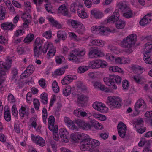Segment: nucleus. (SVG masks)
Masks as SVG:
<instances>
[{
	"instance_id": "obj_55",
	"label": "nucleus",
	"mask_w": 152,
	"mask_h": 152,
	"mask_svg": "<svg viewBox=\"0 0 152 152\" xmlns=\"http://www.w3.org/2000/svg\"><path fill=\"white\" fill-rule=\"evenodd\" d=\"M52 87L53 91L55 93H58L59 91L60 88L58 85V83L56 81H54L52 83Z\"/></svg>"
},
{
	"instance_id": "obj_29",
	"label": "nucleus",
	"mask_w": 152,
	"mask_h": 152,
	"mask_svg": "<svg viewBox=\"0 0 152 152\" xmlns=\"http://www.w3.org/2000/svg\"><path fill=\"white\" fill-rule=\"evenodd\" d=\"M15 26V25H14L12 23L10 22L4 23L1 25V28L4 30H12Z\"/></svg>"
},
{
	"instance_id": "obj_62",
	"label": "nucleus",
	"mask_w": 152,
	"mask_h": 152,
	"mask_svg": "<svg viewBox=\"0 0 152 152\" xmlns=\"http://www.w3.org/2000/svg\"><path fill=\"white\" fill-rule=\"evenodd\" d=\"M30 13L28 12H26V11H25V13L22 15L21 18L23 20H28L31 18V16Z\"/></svg>"
},
{
	"instance_id": "obj_22",
	"label": "nucleus",
	"mask_w": 152,
	"mask_h": 152,
	"mask_svg": "<svg viewBox=\"0 0 152 152\" xmlns=\"http://www.w3.org/2000/svg\"><path fill=\"white\" fill-rule=\"evenodd\" d=\"M19 114L22 118L28 117L30 114L29 107L26 106H22L19 110Z\"/></svg>"
},
{
	"instance_id": "obj_47",
	"label": "nucleus",
	"mask_w": 152,
	"mask_h": 152,
	"mask_svg": "<svg viewBox=\"0 0 152 152\" xmlns=\"http://www.w3.org/2000/svg\"><path fill=\"white\" fill-rule=\"evenodd\" d=\"M34 38V35L33 34H29L24 39V42L25 43H29L31 42Z\"/></svg>"
},
{
	"instance_id": "obj_38",
	"label": "nucleus",
	"mask_w": 152,
	"mask_h": 152,
	"mask_svg": "<svg viewBox=\"0 0 152 152\" xmlns=\"http://www.w3.org/2000/svg\"><path fill=\"white\" fill-rule=\"evenodd\" d=\"M108 48V49L112 52L113 53L115 54H118L121 52L120 49L119 48H116L112 45L110 44L109 45Z\"/></svg>"
},
{
	"instance_id": "obj_3",
	"label": "nucleus",
	"mask_w": 152,
	"mask_h": 152,
	"mask_svg": "<svg viewBox=\"0 0 152 152\" xmlns=\"http://www.w3.org/2000/svg\"><path fill=\"white\" fill-rule=\"evenodd\" d=\"M71 138L74 141H75L77 140H80L79 145L80 150H83L85 149L88 145L87 143L89 142L88 140L90 138L89 136L86 134L81 133L75 132L72 134L70 135Z\"/></svg>"
},
{
	"instance_id": "obj_61",
	"label": "nucleus",
	"mask_w": 152,
	"mask_h": 152,
	"mask_svg": "<svg viewBox=\"0 0 152 152\" xmlns=\"http://www.w3.org/2000/svg\"><path fill=\"white\" fill-rule=\"evenodd\" d=\"M106 58L108 61L115 63V58L114 56L113 55L110 53H108L106 54Z\"/></svg>"
},
{
	"instance_id": "obj_17",
	"label": "nucleus",
	"mask_w": 152,
	"mask_h": 152,
	"mask_svg": "<svg viewBox=\"0 0 152 152\" xmlns=\"http://www.w3.org/2000/svg\"><path fill=\"white\" fill-rule=\"evenodd\" d=\"M77 78V76L73 75H70L65 76L64 78L62 80L61 83L63 85H67L72 82L74 80H75Z\"/></svg>"
},
{
	"instance_id": "obj_30",
	"label": "nucleus",
	"mask_w": 152,
	"mask_h": 152,
	"mask_svg": "<svg viewBox=\"0 0 152 152\" xmlns=\"http://www.w3.org/2000/svg\"><path fill=\"white\" fill-rule=\"evenodd\" d=\"M132 80L138 84H142L146 82V80L140 75L134 76L132 77Z\"/></svg>"
},
{
	"instance_id": "obj_53",
	"label": "nucleus",
	"mask_w": 152,
	"mask_h": 152,
	"mask_svg": "<svg viewBox=\"0 0 152 152\" xmlns=\"http://www.w3.org/2000/svg\"><path fill=\"white\" fill-rule=\"evenodd\" d=\"M6 9L3 6H0V19L3 20L5 17Z\"/></svg>"
},
{
	"instance_id": "obj_23",
	"label": "nucleus",
	"mask_w": 152,
	"mask_h": 152,
	"mask_svg": "<svg viewBox=\"0 0 152 152\" xmlns=\"http://www.w3.org/2000/svg\"><path fill=\"white\" fill-rule=\"evenodd\" d=\"M90 13L96 19H100L104 16L103 12L98 10H93L91 11Z\"/></svg>"
},
{
	"instance_id": "obj_60",
	"label": "nucleus",
	"mask_w": 152,
	"mask_h": 152,
	"mask_svg": "<svg viewBox=\"0 0 152 152\" xmlns=\"http://www.w3.org/2000/svg\"><path fill=\"white\" fill-rule=\"evenodd\" d=\"M7 100L9 103L13 104L16 102L15 98L14 96L11 93L9 94L7 96Z\"/></svg>"
},
{
	"instance_id": "obj_57",
	"label": "nucleus",
	"mask_w": 152,
	"mask_h": 152,
	"mask_svg": "<svg viewBox=\"0 0 152 152\" xmlns=\"http://www.w3.org/2000/svg\"><path fill=\"white\" fill-rule=\"evenodd\" d=\"M129 82L127 80H124L122 82V87L123 89L126 91L128 89L129 87Z\"/></svg>"
},
{
	"instance_id": "obj_64",
	"label": "nucleus",
	"mask_w": 152,
	"mask_h": 152,
	"mask_svg": "<svg viewBox=\"0 0 152 152\" xmlns=\"http://www.w3.org/2000/svg\"><path fill=\"white\" fill-rule=\"evenodd\" d=\"M33 101L35 109L37 110H38L40 106V102L39 100L36 98H34Z\"/></svg>"
},
{
	"instance_id": "obj_44",
	"label": "nucleus",
	"mask_w": 152,
	"mask_h": 152,
	"mask_svg": "<svg viewBox=\"0 0 152 152\" xmlns=\"http://www.w3.org/2000/svg\"><path fill=\"white\" fill-rule=\"evenodd\" d=\"M53 132V138L56 141H58L59 139V137L58 135V129L57 126H56L55 128L53 130H50Z\"/></svg>"
},
{
	"instance_id": "obj_41",
	"label": "nucleus",
	"mask_w": 152,
	"mask_h": 152,
	"mask_svg": "<svg viewBox=\"0 0 152 152\" xmlns=\"http://www.w3.org/2000/svg\"><path fill=\"white\" fill-rule=\"evenodd\" d=\"M113 77L111 75L109 77H104L103 78V81L105 84L108 86H111L114 83V81L113 80Z\"/></svg>"
},
{
	"instance_id": "obj_2",
	"label": "nucleus",
	"mask_w": 152,
	"mask_h": 152,
	"mask_svg": "<svg viewBox=\"0 0 152 152\" xmlns=\"http://www.w3.org/2000/svg\"><path fill=\"white\" fill-rule=\"evenodd\" d=\"M5 61V62L0 61V88L5 79L6 72L10 68L12 63V58L9 56L6 57Z\"/></svg>"
},
{
	"instance_id": "obj_11",
	"label": "nucleus",
	"mask_w": 152,
	"mask_h": 152,
	"mask_svg": "<svg viewBox=\"0 0 152 152\" xmlns=\"http://www.w3.org/2000/svg\"><path fill=\"white\" fill-rule=\"evenodd\" d=\"M43 42V39L39 37H37L35 39L34 44V56L35 57H38L40 55Z\"/></svg>"
},
{
	"instance_id": "obj_10",
	"label": "nucleus",
	"mask_w": 152,
	"mask_h": 152,
	"mask_svg": "<svg viewBox=\"0 0 152 152\" xmlns=\"http://www.w3.org/2000/svg\"><path fill=\"white\" fill-rule=\"evenodd\" d=\"M107 64L105 61L100 59H95L89 62L88 66L89 68L93 69H97L100 68H104L106 66Z\"/></svg>"
},
{
	"instance_id": "obj_15",
	"label": "nucleus",
	"mask_w": 152,
	"mask_h": 152,
	"mask_svg": "<svg viewBox=\"0 0 152 152\" xmlns=\"http://www.w3.org/2000/svg\"><path fill=\"white\" fill-rule=\"evenodd\" d=\"M31 137L32 140L36 145L42 147L45 145V140L41 137L39 135L35 136L33 134L31 135Z\"/></svg>"
},
{
	"instance_id": "obj_49",
	"label": "nucleus",
	"mask_w": 152,
	"mask_h": 152,
	"mask_svg": "<svg viewBox=\"0 0 152 152\" xmlns=\"http://www.w3.org/2000/svg\"><path fill=\"white\" fill-rule=\"evenodd\" d=\"M42 36L48 39H50L52 37V31L50 30L46 31L43 33Z\"/></svg>"
},
{
	"instance_id": "obj_6",
	"label": "nucleus",
	"mask_w": 152,
	"mask_h": 152,
	"mask_svg": "<svg viewBox=\"0 0 152 152\" xmlns=\"http://www.w3.org/2000/svg\"><path fill=\"white\" fill-rule=\"evenodd\" d=\"M86 53V50L85 49L73 50L70 53L68 59L71 61L78 63L80 62V59L77 57H83Z\"/></svg>"
},
{
	"instance_id": "obj_42",
	"label": "nucleus",
	"mask_w": 152,
	"mask_h": 152,
	"mask_svg": "<svg viewBox=\"0 0 152 152\" xmlns=\"http://www.w3.org/2000/svg\"><path fill=\"white\" fill-rule=\"evenodd\" d=\"M132 68L133 72L136 73L141 74L144 71V69L143 68L138 66H133Z\"/></svg>"
},
{
	"instance_id": "obj_5",
	"label": "nucleus",
	"mask_w": 152,
	"mask_h": 152,
	"mask_svg": "<svg viewBox=\"0 0 152 152\" xmlns=\"http://www.w3.org/2000/svg\"><path fill=\"white\" fill-rule=\"evenodd\" d=\"M91 30L92 32L98 33L101 35H107L110 33H114L117 31L115 28H110L103 26H93L91 28Z\"/></svg>"
},
{
	"instance_id": "obj_37",
	"label": "nucleus",
	"mask_w": 152,
	"mask_h": 152,
	"mask_svg": "<svg viewBox=\"0 0 152 152\" xmlns=\"http://www.w3.org/2000/svg\"><path fill=\"white\" fill-rule=\"evenodd\" d=\"M93 116L94 118L102 121H104L107 119L105 116L99 113H94L93 114Z\"/></svg>"
},
{
	"instance_id": "obj_12",
	"label": "nucleus",
	"mask_w": 152,
	"mask_h": 152,
	"mask_svg": "<svg viewBox=\"0 0 152 152\" xmlns=\"http://www.w3.org/2000/svg\"><path fill=\"white\" fill-rule=\"evenodd\" d=\"M93 106L95 110L102 113H106L108 110V108L105 104L99 102H94L93 104Z\"/></svg>"
},
{
	"instance_id": "obj_32",
	"label": "nucleus",
	"mask_w": 152,
	"mask_h": 152,
	"mask_svg": "<svg viewBox=\"0 0 152 152\" xmlns=\"http://www.w3.org/2000/svg\"><path fill=\"white\" fill-rule=\"evenodd\" d=\"M151 57L150 53L145 52L143 54V59L146 64H152V59L151 58Z\"/></svg>"
},
{
	"instance_id": "obj_46",
	"label": "nucleus",
	"mask_w": 152,
	"mask_h": 152,
	"mask_svg": "<svg viewBox=\"0 0 152 152\" xmlns=\"http://www.w3.org/2000/svg\"><path fill=\"white\" fill-rule=\"evenodd\" d=\"M31 3L28 1H26L24 2V6L26 12L30 13L31 11Z\"/></svg>"
},
{
	"instance_id": "obj_40",
	"label": "nucleus",
	"mask_w": 152,
	"mask_h": 152,
	"mask_svg": "<svg viewBox=\"0 0 152 152\" xmlns=\"http://www.w3.org/2000/svg\"><path fill=\"white\" fill-rule=\"evenodd\" d=\"M48 20L53 26L58 28H62V25L56 21H55L53 18H49Z\"/></svg>"
},
{
	"instance_id": "obj_54",
	"label": "nucleus",
	"mask_w": 152,
	"mask_h": 152,
	"mask_svg": "<svg viewBox=\"0 0 152 152\" xmlns=\"http://www.w3.org/2000/svg\"><path fill=\"white\" fill-rule=\"evenodd\" d=\"M88 97L83 95H79L77 97V102L83 104L88 99Z\"/></svg>"
},
{
	"instance_id": "obj_21",
	"label": "nucleus",
	"mask_w": 152,
	"mask_h": 152,
	"mask_svg": "<svg viewBox=\"0 0 152 152\" xmlns=\"http://www.w3.org/2000/svg\"><path fill=\"white\" fill-rule=\"evenodd\" d=\"M146 38L150 41L144 45L143 49L145 52L151 53L152 51V36L148 37Z\"/></svg>"
},
{
	"instance_id": "obj_16",
	"label": "nucleus",
	"mask_w": 152,
	"mask_h": 152,
	"mask_svg": "<svg viewBox=\"0 0 152 152\" xmlns=\"http://www.w3.org/2000/svg\"><path fill=\"white\" fill-rule=\"evenodd\" d=\"M117 130L119 136L121 138H124L126 135L127 126L126 125L122 122H120L117 126Z\"/></svg>"
},
{
	"instance_id": "obj_27",
	"label": "nucleus",
	"mask_w": 152,
	"mask_h": 152,
	"mask_svg": "<svg viewBox=\"0 0 152 152\" xmlns=\"http://www.w3.org/2000/svg\"><path fill=\"white\" fill-rule=\"evenodd\" d=\"M105 42L100 39L92 40L90 42V46L95 45L99 47H103L104 45Z\"/></svg>"
},
{
	"instance_id": "obj_18",
	"label": "nucleus",
	"mask_w": 152,
	"mask_h": 152,
	"mask_svg": "<svg viewBox=\"0 0 152 152\" xmlns=\"http://www.w3.org/2000/svg\"><path fill=\"white\" fill-rule=\"evenodd\" d=\"M59 134L61 140L65 142H69V133L64 128H61L59 130Z\"/></svg>"
},
{
	"instance_id": "obj_8",
	"label": "nucleus",
	"mask_w": 152,
	"mask_h": 152,
	"mask_svg": "<svg viewBox=\"0 0 152 152\" xmlns=\"http://www.w3.org/2000/svg\"><path fill=\"white\" fill-rule=\"evenodd\" d=\"M89 142L87 143L88 145L86 147L85 149L83 150H81L83 151H86L88 150L90 151V152H100L99 149L98 148L94 149L95 148L99 146L100 142L99 141L94 139L90 138L88 140Z\"/></svg>"
},
{
	"instance_id": "obj_20",
	"label": "nucleus",
	"mask_w": 152,
	"mask_h": 152,
	"mask_svg": "<svg viewBox=\"0 0 152 152\" xmlns=\"http://www.w3.org/2000/svg\"><path fill=\"white\" fill-rule=\"evenodd\" d=\"M92 83L95 89H99L107 92H110V89L105 87L104 85H102L99 82L97 81H93Z\"/></svg>"
},
{
	"instance_id": "obj_24",
	"label": "nucleus",
	"mask_w": 152,
	"mask_h": 152,
	"mask_svg": "<svg viewBox=\"0 0 152 152\" xmlns=\"http://www.w3.org/2000/svg\"><path fill=\"white\" fill-rule=\"evenodd\" d=\"M58 13L62 15L66 16L68 14V7L65 4H63L59 6L58 9Z\"/></svg>"
},
{
	"instance_id": "obj_36",
	"label": "nucleus",
	"mask_w": 152,
	"mask_h": 152,
	"mask_svg": "<svg viewBox=\"0 0 152 152\" xmlns=\"http://www.w3.org/2000/svg\"><path fill=\"white\" fill-rule=\"evenodd\" d=\"M76 32L79 34H82L86 31V29L84 26L81 22L76 28Z\"/></svg>"
},
{
	"instance_id": "obj_13",
	"label": "nucleus",
	"mask_w": 152,
	"mask_h": 152,
	"mask_svg": "<svg viewBox=\"0 0 152 152\" xmlns=\"http://www.w3.org/2000/svg\"><path fill=\"white\" fill-rule=\"evenodd\" d=\"M103 56L104 54L101 50L96 48L90 49L88 54L89 58L92 59L102 57Z\"/></svg>"
},
{
	"instance_id": "obj_45",
	"label": "nucleus",
	"mask_w": 152,
	"mask_h": 152,
	"mask_svg": "<svg viewBox=\"0 0 152 152\" xmlns=\"http://www.w3.org/2000/svg\"><path fill=\"white\" fill-rule=\"evenodd\" d=\"M118 6V8L122 11H124L129 8L124 2L119 3Z\"/></svg>"
},
{
	"instance_id": "obj_59",
	"label": "nucleus",
	"mask_w": 152,
	"mask_h": 152,
	"mask_svg": "<svg viewBox=\"0 0 152 152\" xmlns=\"http://www.w3.org/2000/svg\"><path fill=\"white\" fill-rule=\"evenodd\" d=\"M32 94L31 92H28L26 95V102L28 104H30L32 100Z\"/></svg>"
},
{
	"instance_id": "obj_19",
	"label": "nucleus",
	"mask_w": 152,
	"mask_h": 152,
	"mask_svg": "<svg viewBox=\"0 0 152 152\" xmlns=\"http://www.w3.org/2000/svg\"><path fill=\"white\" fill-rule=\"evenodd\" d=\"M152 20V14H148L144 16L140 20V24L142 26H144L149 23Z\"/></svg>"
},
{
	"instance_id": "obj_33",
	"label": "nucleus",
	"mask_w": 152,
	"mask_h": 152,
	"mask_svg": "<svg viewBox=\"0 0 152 152\" xmlns=\"http://www.w3.org/2000/svg\"><path fill=\"white\" fill-rule=\"evenodd\" d=\"M55 118L53 116L49 117L48 119V128L50 130H53L56 125H54Z\"/></svg>"
},
{
	"instance_id": "obj_9",
	"label": "nucleus",
	"mask_w": 152,
	"mask_h": 152,
	"mask_svg": "<svg viewBox=\"0 0 152 152\" xmlns=\"http://www.w3.org/2000/svg\"><path fill=\"white\" fill-rule=\"evenodd\" d=\"M147 108V105L145 101L142 99H140L135 103V110L133 114L135 116L137 115L140 112H143Z\"/></svg>"
},
{
	"instance_id": "obj_56",
	"label": "nucleus",
	"mask_w": 152,
	"mask_h": 152,
	"mask_svg": "<svg viewBox=\"0 0 152 152\" xmlns=\"http://www.w3.org/2000/svg\"><path fill=\"white\" fill-rule=\"evenodd\" d=\"M76 85L77 88L82 91H85L87 89L86 87L81 81H78L77 82Z\"/></svg>"
},
{
	"instance_id": "obj_31",
	"label": "nucleus",
	"mask_w": 152,
	"mask_h": 152,
	"mask_svg": "<svg viewBox=\"0 0 152 152\" xmlns=\"http://www.w3.org/2000/svg\"><path fill=\"white\" fill-rule=\"evenodd\" d=\"M135 14L129 7L123 14V16L126 18H130L134 16Z\"/></svg>"
},
{
	"instance_id": "obj_51",
	"label": "nucleus",
	"mask_w": 152,
	"mask_h": 152,
	"mask_svg": "<svg viewBox=\"0 0 152 152\" xmlns=\"http://www.w3.org/2000/svg\"><path fill=\"white\" fill-rule=\"evenodd\" d=\"M37 119L34 117L31 118L29 120L30 125L33 128L36 129L37 125Z\"/></svg>"
},
{
	"instance_id": "obj_52",
	"label": "nucleus",
	"mask_w": 152,
	"mask_h": 152,
	"mask_svg": "<svg viewBox=\"0 0 152 152\" xmlns=\"http://www.w3.org/2000/svg\"><path fill=\"white\" fill-rule=\"evenodd\" d=\"M40 98L42 102L44 104H46L48 103V95L47 94L44 93L40 95Z\"/></svg>"
},
{
	"instance_id": "obj_50",
	"label": "nucleus",
	"mask_w": 152,
	"mask_h": 152,
	"mask_svg": "<svg viewBox=\"0 0 152 152\" xmlns=\"http://www.w3.org/2000/svg\"><path fill=\"white\" fill-rule=\"evenodd\" d=\"M89 68L88 66H81L78 68L77 70V72L80 74L83 73L87 71Z\"/></svg>"
},
{
	"instance_id": "obj_39",
	"label": "nucleus",
	"mask_w": 152,
	"mask_h": 152,
	"mask_svg": "<svg viewBox=\"0 0 152 152\" xmlns=\"http://www.w3.org/2000/svg\"><path fill=\"white\" fill-rule=\"evenodd\" d=\"M109 70L110 71L113 72H118L123 74L124 73L123 70L120 67L116 66H113L110 67L109 68Z\"/></svg>"
},
{
	"instance_id": "obj_35",
	"label": "nucleus",
	"mask_w": 152,
	"mask_h": 152,
	"mask_svg": "<svg viewBox=\"0 0 152 152\" xmlns=\"http://www.w3.org/2000/svg\"><path fill=\"white\" fill-rule=\"evenodd\" d=\"M126 25L125 22L121 19L118 20L115 23V26L118 29H122L124 28Z\"/></svg>"
},
{
	"instance_id": "obj_28",
	"label": "nucleus",
	"mask_w": 152,
	"mask_h": 152,
	"mask_svg": "<svg viewBox=\"0 0 152 152\" xmlns=\"http://www.w3.org/2000/svg\"><path fill=\"white\" fill-rule=\"evenodd\" d=\"M77 14L78 16L82 19L87 18L88 17V14L85 9L82 7H79L78 9Z\"/></svg>"
},
{
	"instance_id": "obj_14",
	"label": "nucleus",
	"mask_w": 152,
	"mask_h": 152,
	"mask_svg": "<svg viewBox=\"0 0 152 152\" xmlns=\"http://www.w3.org/2000/svg\"><path fill=\"white\" fill-rule=\"evenodd\" d=\"M75 123L77 126L83 130H88L91 129V126L89 123L86 122L84 120L78 119L75 121Z\"/></svg>"
},
{
	"instance_id": "obj_7",
	"label": "nucleus",
	"mask_w": 152,
	"mask_h": 152,
	"mask_svg": "<svg viewBox=\"0 0 152 152\" xmlns=\"http://www.w3.org/2000/svg\"><path fill=\"white\" fill-rule=\"evenodd\" d=\"M107 104L111 109L118 108L121 106V100L118 97L109 96L107 98Z\"/></svg>"
},
{
	"instance_id": "obj_1",
	"label": "nucleus",
	"mask_w": 152,
	"mask_h": 152,
	"mask_svg": "<svg viewBox=\"0 0 152 152\" xmlns=\"http://www.w3.org/2000/svg\"><path fill=\"white\" fill-rule=\"evenodd\" d=\"M137 36L135 34H132L124 38L118 43L121 47L125 48V51L129 54L132 52V46L136 40Z\"/></svg>"
},
{
	"instance_id": "obj_43",
	"label": "nucleus",
	"mask_w": 152,
	"mask_h": 152,
	"mask_svg": "<svg viewBox=\"0 0 152 152\" xmlns=\"http://www.w3.org/2000/svg\"><path fill=\"white\" fill-rule=\"evenodd\" d=\"M57 37L59 39L65 40L66 38V32L65 31H58L57 33Z\"/></svg>"
},
{
	"instance_id": "obj_25",
	"label": "nucleus",
	"mask_w": 152,
	"mask_h": 152,
	"mask_svg": "<svg viewBox=\"0 0 152 152\" xmlns=\"http://www.w3.org/2000/svg\"><path fill=\"white\" fill-rule=\"evenodd\" d=\"M129 59L123 57H117L115 59V63L119 64H126L129 63Z\"/></svg>"
},
{
	"instance_id": "obj_63",
	"label": "nucleus",
	"mask_w": 152,
	"mask_h": 152,
	"mask_svg": "<svg viewBox=\"0 0 152 152\" xmlns=\"http://www.w3.org/2000/svg\"><path fill=\"white\" fill-rule=\"evenodd\" d=\"M64 68H60L56 70L54 74L56 75H61L64 73Z\"/></svg>"
},
{
	"instance_id": "obj_4",
	"label": "nucleus",
	"mask_w": 152,
	"mask_h": 152,
	"mask_svg": "<svg viewBox=\"0 0 152 152\" xmlns=\"http://www.w3.org/2000/svg\"><path fill=\"white\" fill-rule=\"evenodd\" d=\"M56 48L53 45V44L50 42H45L41 50V52L43 53L47 54L46 57L48 59H49L54 56L56 52Z\"/></svg>"
},
{
	"instance_id": "obj_58",
	"label": "nucleus",
	"mask_w": 152,
	"mask_h": 152,
	"mask_svg": "<svg viewBox=\"0 0 152 152\" xmlns=\"http://www.w3.org/2000/svg\"><path fill=\"white\" fill-rule=\"evenodd\" d=\"M47 117V110L45 108H43L42 110V117L43 122L46 124V120Z\"/></svg>"
},
{
	"instance_id": "obj_34",
	"label": "nucleus",
	"mask_w": 152,
	"mask_h": 152,
	"mask_svg": "<svg viewBox=\"0 0 152 152\" xmlns=\"http://www.w3.org/2000/svg\"><path fill=\"white\" fill-rule=\"evenodd\" d=\"M72 90L71 86L70 85H68L63 89V94L65 96H68L71 94Z\"/></svg>"
},
{
	"instance_id": "obj_26",
	"label": "nucleus",
	"mask_w": 152,
	"mask_h": 152,
	"mask_svg": "<svg viewBox=\"0 0 152 152\" xmlns=\"http://www.w3.org/2000/svg\"><path fill=\"white\" fill-rule=\"evenodd\" d=\"M66 23L69 26L76 29L77 27L80 22L75 20L69 19L67 20Z\"/></svg>"
},
{
	"instance_id": "obj_48",
	"label": "nucleus",
	"mask_w": 152,
	"mask_h": 152,
	"mask_svg": "<svg viewBox=\"0 0 152 152\" xmlns=\"http://www.w3.org/2000/svg\"><path fill=\"white\" fill-rule=\"evenodd\" d=\"M4 117L5 119L7 121H9L11 119V115L10 110H4Z\"/></svg>"
}]
</instances>
